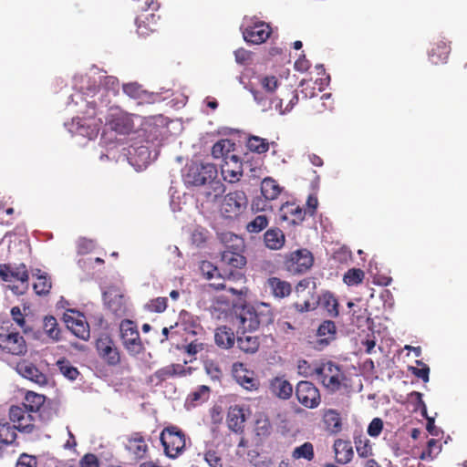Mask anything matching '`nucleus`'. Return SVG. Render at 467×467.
<instances>
[{
  "instance_id": "1",
  "label": "nucleus",
  "mask_w": 467,
  "mask_h": 467,
  "mask_svg": "<svg viewBox=\"0 0 467 467\" xmlns=\"http://www.w3.org/2000/svg\"><path fill=\"white\" fill-rule=\"evenodd\" d=\"M234 312V322L239 331H255L260 326H267L274 322L271 306L265 303H260L256 306L248 304L235 306Z\"/></svg>"
},
{
  "instance_id": "2",
  "label": "nucleus",
  "mask_w": 467,
  "mask_h": 467,
  "mask_svg": "<svg viewBox=\"0 0 467 467\" xmlns=\"http://www.w3.org/2000/svg\"><path fill=\"white\" fill-rule=\"evenodd\" d=\"M216 176L217 170L213 164L192 163L187 167L183 180L186 184L192 186L211 184L213 197L216 198L224 192V185L221 182L215 181Z\"/></svg>"
},
{
  "instance_id": "3",
  "label": "nucleus",
  "mask_w": 467,
  "mask_h": 467,
  "mask_svg": "<svg viewBox=\"0 0 467 467\" xmlns=\"http://www.w3.org/2000/svg\"><path fill=\"white\" fill-rule=\"evenodd\" d=\"M160 441L168 458L176 459L186 450V434L176 425L165 427L160 434Z\"/></svg>"
},
{
  "instance_id": "4",
  "label": "nucleus",
  "mask_w": 467,
  "mask_h": 467,
  "mask_svg": "<svg viewBox=\"0 0 467 467\" xmlns=\"http://www.w3.org/2000/svg\"><path fill=\"white\" fill-rule=\"evenodd\" d=\"M314 265V255L306 248L287 253L284 256L283 266L291 275H302Z\"/></svg>"
},
{
  "instance_id": "5",
  "label": "nucleus",
  "mask_w": 467,
  "mask_h": 467,
  "mask_svg": "<svg viewBox=\"0 0 467 467\" xmlns=\"http://www.w3.org/2000/svg\"><path fill=\"white\" fill-rule=\"evenodd\" d=\"M316 375L319 378L322 385L331 393L341 389L345 375L340 367L328 361L315 368Z\"/></svg>"
},
{
  "instance_id": "6",
  "label": "nucleus",
  "mask_w": 467,
  "mask_h": 467,
  "mask_svg": "<svg viewBox=\"0 0 467 467\" xmlns=\"http://www.w3.org/2000/svg\"><path fill=\"white\" fill-rule=\"evenodd\" d=\"M248 199L244 191L228 192L220 204V213L226 219L238 218L246 209Z\"/></svg>"
},
{
  "instance_id": "7",
  "label": "nucleus",
  "mask_w": 467,
  "mask_h": 467,
  "mask_svg": "<svg viewBox=\"0 0 467 467\" xmlns=\"http://www.w3.org/2000/svg\"><path fill=\"white\" fill-rule=\"evenodd\" d=\"M0 349L13 356H24L27 352V345L19 332L9 328L0 329Z\"/></svg>"
},
{
  "instance_id": "8",
  "label": "nucleus",
  "mask_w": 467,
  "mask_h": 467,
  "mask_svg": "<svg viewBox=\"0 0 467 467\" xmlns=\"http://www.w3.org/2000/svg\"><path fill=\"white\" fill-rule=\"evenodd\" d=\"M95 346L99 357L108 366L115 367L120 363L119 350L109 335H100L97 338Z\"/></svg>"
},
{
  "instance_id": "9",
  "label": "nucleus",
  "mask_w": 467,
  "mask_h": 467,
  "mask_svg": "<svg viewBox=\"0 0 467 467\" xmlns=\"http://www.w3.org/2000/svg\"><path fill=\"white\" fill-rule=\"evenodd\" d=\"M295 392L298 402L307 409L317 408L321 403L319 389L310 381H299L296 386Z\"/></svg>"
},
{
  "instance_id": "10",
  "label": "nucleus",
  "mask_w": 467,
  "mask_h": 467,
  "mask_svg": "<svg viewBox=\"0 0 467 467\" xmlns=\"http://www.w3.org/2000/svg\"><path fill=\"white\" fill-rule=\"evenodd\" d=\"M123 345L130 352L139 353L142 349L140 333L134 322L124 319L119 325Z\"/></svg>"
},
{
  "instance_id": "11",
  "label": "nucleus",
  "mask_w": 467,
  "mask_h": 467,
  "mask_svg": "<svg viewBox=\"0 0 467 467\" xmlns=\"http://www.w3.org/2000/svg\"><path fill=\"white\" fill-rule=\"evenodd\" d=\"M46 403V397L33 391L26 392L22 406L32 413L39 412V417L43 420L52 419L56 411H53Z\"/></svg>"
},
{
  "instance_id": "12",
  "label": "nucleus",
  "mask_w": 467,
  "mask_h": 467,
  "mask_svg": "<svg viewBox=\"0 0 467 467\" xmlns=\"http://www.w3.org/2000/svg\"><path fill=\"white\" fill-rule=\"evenodd\" d=\"M9 420L20 431L31 432L34 429L35 416L22 405H13L9 409Z\"/></svg>"
},
{
  "instance_id": "13",
  "label": "nucleus",
  "mask_w": 467,
  "mask_h": 467,
  "mask_svg": "<svg viewBox=\"0 0 467 467\" xmlns=\"http://www.w3.org/2000/svg\"><path fill=\"white\" fill-rule=\"evenodd\" d=\"M0 277L5 282L20 281L25 289L28 288L29 274L24 263L0 265Z\"/></svg>"
},
{
  "instance_id": "14",
  "label": "nucleus",
  "mask_w": 467,
  "mask_h": 467,
  "mask_svg": "<svg viewBox=\"0 0 467 467\" xmlns=\"http://www.w3.org/2000/svg\"><path fill=\"white\" fill-rule=\"evenodd\" d=\"M69 314H65L64 321L67 327L78 338L88 340L90 336L89 326L85 317L80 313L70 310Z\"/></svg>"
},
{
  "instance_id": "15",
  "label": "nucleus",
  "mask_w": 467,
  "mask_h": 467,
  "mask_svg": "<svg viewBox=\"0 0 467 467\" xmlns=\"http://www.w3.org/2000/svg\"><path fill=\"white\" fill-rule=\"evenodd\" d=\"M107 307L118 317L127 314V299L118 288H109L104 293Z\"/></svg>"
},
{
  "instance_id": "16",
  "label": "nucleus",
  "mask_w": 467,
  "mask_h": 467,
  "mask_svg": "<svg viewBox=\"0 0 467 467\" xmlns=\"http://www.w3.org/2000/svg\"><path fill=\"white\" fill-rule=\"evenodd\" d=\"M108 123L110 129L119 134L128 135L134 130L132 116L121 110L111 113Z\"/></svg>"
},
{
  "instance_id": "17",
  "label": "nucleus",
  "mask_w": 467,
  "mask_h": 467,
  "mask_svg": "<svg viewBox=\"0 0 467 467\" xmlns=\"http://www.w3.org/2000/svg\"><path fill=\"white\" fill-rule=\"evenodd\" d=\"M221 173L224 181L234 183L240 181L243 175V163L236 154H232L230 159L221 164Z\"/></svg>"
},
{
  "instance_id": "18",
  "label": "nucleus",
  "mask_w": 467,
  "mask_h": 467,
  "mask_svg": "<svg viewBox=\"0 0 467 467\" xmlns=\"http://www.w3.org/2000/svg\"><path fill=\"white\" fill-rule=\"evenodd\" d=\"M161 16L154 13L141 14L136 18L137 33L140 36L147 37L157 32L161 26Z\"/></svg>"
},
{
  "instance_id": "19",
  "label": "nucleus",
  "mask_w": 467,
  "mask_h": 467,
  "mask_svg": "<svg viewBox=\"0 0 467 467\" xmlns=\"http://www.w3.org/2000/svg\"><path fill=\"white\" fill-rule=\"evenodd\" d=\"M271 35L269 25L259 22L247 26L243 31L244 39L252 44L259 45L265 42Z\"/></svg>"
},
{
  "instance_id": "20",
  "label": "nucleus",
  "mask_w": 467,
  "mask_h": 467,
  "mask_svg": "<svg viewBox=\"0 0 467 467\" xmlns=\"http://www.w3.org/2000/svg\"><path fill=\"white\" fill-rule=\"evenodd\" d=\"M322 422L325 431L331 435H337L343 430V419L340 412L335 409L322 410Z\"/></svg>"
},
{
  "instance_id": "21",
  "label": "nucleus",
  "mask_w": 467,
  "mask_h": 467,
  "mask_svg": "<svg viewBox=\"0 0 467 467\" xmlns=\"http://www.w3.org/2000/svg\"><path fill=\"white\" fill-rule=\"evenodd\" d=\"M297 102L298 94L296 90L292 88L283 90L281 92V97L273 99V105L280 114L291 111Z\"/></svg>"
},
{
  "instance_id": "22",
  "label": "nucleus",
  "mask_w": 467,
  "mask_h": 467,
  "mask_svg": "<svg viewBox=\"0 0 467 467\" xmlns=\"http://www.w3.org/2000/svg\"><path fill=\"white\" fill-rule=\"evenodd\" d=\"M237 348L245 354H254L258 351L261 340L258 336L252 335L249 331L237 330Z\"/></svg>"
},
{
  "instance_id": "23",
  "label": "nucleus",
  "mask_w": 467,
  "mask_h": 467,
  "mask_svg": "<svg viewBox=\"0 0 467 467\" xmlns=\"http://www.w3.org/2000/svg\"><path fill=\"white\" fill-rule=\"evenodd\" d=\"M234 376L236 381L247 390H255L259 387V381L254 377V372L244 368L242 363L234 364Z\"/></svg>"
},
{
  "instance_id": "24",
  "label": "nucleus",
  "mask_w": 467,
  "mask_h": 467,
  "mask_svg": "<svg viewBox=\"0 0 467 467\" xmlns=\"http://www.w3.org/2000/svg\"><path fill=\"white\" fill-rule=\"evenodd\" d=\"M246 420L244 410L242 407L235 405L231 406L227 412L226 422L228 428L238 434H242L244 430V422Z\"/></svg>"
},
{
  "instance_id": "25",
  "label": "nucleus",
  "mask_w": 467,
  "mask_h": 467,
  "mask_svg": "<svg viewBox=\"0 0 467 467\" xmlns=\"http://www.w3.org/2000/svg\"><path fill=\"white\" fill-rule=\"evenodd\" d=\"M269 390L281 400H288L293 394V386L285 376H277L269 380Z\"/></svg>"
},
{
  "instance_id": "26",
  "label": "nucleus",
  "mask_w": 467,
  "mask_h": 467,
  "mask_svg": "<svg viewBox=\"0 0 467 467\" xmlns=\"http://www.w3.org/2000/svg\"><path fill=\"white\" fill-rule=\"evenodd\" d=\"M265 287L269 289L274 297L278 299L288 297L293 291L292 285L288 281L275 276L269 277L266 280Z\"/></svg>"
},
{
  "instance_id": "27",
  "label": "nucleus",
  "mask_w": 467,
  "mask_h": 467,
  "mask_svg": "<svg viewBox=\"0 0 467 467\" xmlns=\"http://www.w3.org/2000/svg\"><path fill=\"white\" fill-rule=\"evenodd\" d=\"M333 449L335 452V458L337 463L347 464L352 461L354 457V451L352 444L349 441L337 439L334 441Z\"/></svg>"
},
{
  "instance_id": "28",
  "label": "nucleus",
  "mask_w": 467,
  "mask_h": 467,
  "mask_svg": "<svg viewBox=\"0 0 467 467\" xmlns=\"http://www.w3.org/2000/svg\"><path fill=\"white\" fill-rule=\"evenodd\" d=\"M16 369L22 377L33 382L44 384L47 381L46 375L42 373L33 363L26 360L21 361L17 364Z\"/></svg>"
},
{
  "instance_id": "29",
  "label": "nucleus",
  "mask_w": 467,
  "mask_h": 467,
  "mask_svg": "<svg viewBox=\"0 0 467 467\" xmlns=\"http://www.w3.org/2000/svg\"><path fill=\"white\" fill-rule=\"evenodd\" d=\"M126 450L133 456L134 460L139 461L146 456L148 445L141 434L134 433L128 439Z\"/></svg>"
},
{
  "instance_id": "30",
  "label": "nucleus",
  "mask_w": 467,
  "mask_h": 467,
  "mask_svg": "<svg viewBox=\"0 0 467 467\" xmlns=\"http://www.w3.org/2000/svg\"><path fill=\"white\" fill-rule=\"evenodd\" d=\"M450 52V45L443 40H440L432 45L431 50L429 51V58L434 65L446 63Z\"/></svg>"
},
{
  "instance_id": "31",
  "label": "nucleus",
  "mask_w": 467,
  "mask_h": 467,
  "mask_svg": "<svg viewBox=\"0 0 467 467\" xmlns=\"http://www.w3.org/2000/svg\"><path fill=\"white\" fill-rule=\"evenodd\" d=\"M282 218L297 224L304 221L306 212L295 202H286L281 207Z\"/></svg>"
},
{
  "instance_id": "32",
  "label": "nucleus",
  "mask_w": 467,
  "mask_h": 467,
  "mask_svg": "<svg viewBox=\"0 0 467 467\" xmlns=\"http://www.w3.org/2000/svg\"><path fill=\"white\" fill-rule=\"evenodd\" d=\"M217 235L224 246L223 250L244 252V241L241 236L231 232L219 233Z\"/></svg>"
},
{
  "instance_id": "33",
  "label": "nucleus",
  "mask_w": 467,
  "mask_h": 467,
  "mask_svg": "<svg viewBox=\"0 0 467 467\" xmlns=\"http://www.w3.org/2000/svg\"><path fill=\"white\" fill-rule=\"evenodd\" d=\"M235 143L229 139L218 140L212 148V155L214 159H223V161L230 159L234 154Z\"/></svg>"
},
{
  "instance_id": "34",
  "label": "nucleus",
  "mask_w": 467,
  "mask_h": 467,
  "mask_svg": "<svg viewBox=\"0 0 467 467\" xmlns=\"http://www.w3.org/2000/svg\"><path fill=\"white\" fill-rule=\"evenodd\" d=\"M214 340L219 348L229 349L234 347L235 343V336L230 327L221 326L215 330Z\"/></svg>"
},
{
  "instance_id": "35",
  "label": "nucleus",
  "mask_w": 467,
  "mask_h": 467,
  "mask_svg": "<svg viewBox=\"0 0 467 467\" xmlns=\"http://www.w3.org/2000/svg\"><path fill=\"white\" fill-rule=\"evenodd\" d=\"M264 242L271 250H279L285 245V237L279 228H270L264 234Z\"/></svg>"
},
{
  "instance_id": "36",
  "label": "nucleus",
  "mask_w": 467,
  "mask_h": 467,
  "mask_svg": "<svg viewBox=\"0 0 467 467\" xmlns=\"http://www.w3.org/2000/svg\"><path fill=\"white\" fill-rule=\"evenodd\" d=\"M43 330L45 335L53 342H58L62 338V330L57 318L53 316H46L43 318Z\"/></svg>"
},
{
  "instance_id": "37",
  "label": "nucleus",
  "mask_w": 467,
  "mask_h": 467,
  "mask_svg": "<svg viewBox=\"0 0 467 467\" xmlns=\"http://www.w3.org/2000/svg\"><path fill=\"white\" fill-rule=\"evenodd\" d=\"M33 275L36 277V282L33 285L36 294L38 296L48 295L52 287V282L47 274L42 272L40 269H36Z\"/></svg>"
},
{
  "instance_id": "38",
  "label": "nucleus",
  "mask_w": 467,
  "mask_h": 467,
  "mask_svg": "<svg viewBox=\"0 0 467 467\" xmlns=\"http://www.w3.org/2000/svg\"><path fill=\"white\" fill-rule=\"evenodd\" d=\"M336 333V324L331 320H325L319 325L317 335L320 337L319 343L327 346L335 338Z\"/></svg>"
},
{
  "instance_id": "39",
  "label": "nucleus",
  "mask_w": 467,
  "mask_h": 467,
  "mask_svg": "<svg viewBox=\"0 0 467 467\" xmlns=\"http://www.w3.org/2000/svg\"><path fill=\"white\" fill-rule=\"evenodd\" d=\"M282 188L272 178H265L261 182V193L267 201L276 199L281 193Z\"/></svg>"
},
{
  "instance_id": "40",
  "label": "nucleus",
  "mask_w": 467,
  "mask_h": 467,
  "mask_svg": "<svg viewBox=\"0 0 467 467\" xmlns=\"http://www.w3.org/2000/svg\"><path fill=\"white\" fill-rule=\"evenodd\" d=\"M354 444L358 455L360 458H368L373 455L370 441L362 433L354 435Z\"/></svg>"
},
{
  "instance_id": "41",
  "label": "nucleus",
  "mask_w": 467,
  "mask_h": 467,
  "mask_svg": "<svg viewBox=\"0 0 467 467\" xmlns=\"http://www.w3.org/2000/svg\"><path fill=\"white\" fill-rule=\"evenodd\" d=\"M222 261L229 266L242 268L246 265V258L244 252L223 250L222 252Z\"/></svg>"
},
{
  "instance_id": "42",
  "label": "nucleus",
  "mask_w": 467,
  "mask_h": 467,
  "mask_svg": "<svg viewBox=\"0 0 467 467\" xmlns=\"http://www.w3.org/2000/svg\"><path fill=\"white\" fill-rule=\"evenodd\" d=\"M184 367L181 364H171L158 369L154 373V377L159 382L165 381L166 379L174 376H182L184 374Z\"/></svg>"
},
{
  "instance_id": "43",
  "label": "nucleus",
  "mask_w": 467,
  "mask_h": 467,
  "mask_svg": "<svg viewBox=\"0 0 467 467\" xmlns=\"http://www.w3.org/2000/svg\"><path fill=\"white\" fill-rule=\"evenodd\" d=\"M210 394L211 388L206 385H201L188 395L186 400L192 406H197L207 401L210 398Z\"/></svg>"
},
{
  "instance_id": "44",
  "label": "nucleus",
  "mask_w": 467,
  "mask_h": 467,
  "mask_svg": "<svg viewBox=\"0 0 467 467\" xmlns=\"http://www.w3.org/2000/svg\"><path fill=\"white\" fill-rule=\"evenodd\" d=\"M294 460L304 459L312 462L315 458L314 445L310 441H306L300 446L296 447L292 451Z\"/></svg>"
},
{
  "instance_id": "45",
  "label": "nucleus",
  "mask_w": 467,
  "mask_h": 467,
  "mask_svg": "<svg viewBox=\"0 0 467 467\" xmlns=\"http://www.w3.org/2000/svg\"><path fill=\"white\" fill-rule=\"evenodd\" d=\"M16 428L7 421H0V443L4 445L13 444L16 440Z\"/></svg>"
},
{
  "instance_id": "46",
  "label": "nucleus",
  "mask_w": 467,
  "mask_h": 467,
  "mask_svg": "<svg viewBox=\"0 0 467 467\" xmlns=\"http://www.w3.org/2000/svg\"><path fill=\"white\" fill-rule=\"evenodd\" d=\"M57 366L66 378H67L70 380H75L78 376L79 375V371L76 367H74L69 360L66 358H61L57 360Z\"/></svg>"
},
{
  "instance_id": "47",
  "label": "nucleus",
  "mask_w": 467,
  "mask_h": 467,
  "mask_svg": "<svg viewBox=\"0 0 467 467\" xmlns=\"http://www.w3.org/2000/svg\"><path fill=\"white\" fill-rule=\"evenodd\" d=\"M365 278V273L359 268H351L348 270L344 276L343 281L348 285H358L363 282Z\"/></svg>"
},
{
  "instance_id": "48",
  "label": "nucleus",
  "mask_w": 467,
  "mask_h": 467,
  "mask_svg": "<svg viewBox=\"0 0 467 467\" xmlns=\"http://www.w3.org/2000/svg\"><path fill=\"white\" fill-rule=\"evenodd\" d=\"M200 271L204 278L212 280L213 278L222 280L223 276L220 274L217 266L209 261H202L200 265Z\"/></svg>"
},
{
  "instance_id": "49",
  "label": "nucleus",
  "mask_w": 467,
  "mask_h": 467,
  "mask_svg": "<svg viewBox=\"0 0 467 467\" xmlns=\"http://www.w3.org/2000/svg\"><path fill=\"white\" fill-rule=\"evenodd\" d=\"M323 306L327 313L336 317L338 316V302L336 296L331 293H326L323 296Z\"/></svg>"
},
{
  "instance_id": "50",
  "label": "nucleus",
  "mask_w": 467,
  "mask_h": 467,
  "mask_svg": "<svg viewBox=\"0 0 467 467\" xmlns=\"http://www.w3.org/2000/svg\"><path fill=\"white\" fill-rule=\"evenodd\" d=\"M268 225V218L265 215H257L246 225V230L251 234H258Z\"/></svg>"
},
{
  "instance_id": "51",
  "label": "nucleus",
  "mask_w": 467,
  "mask_h": 467,
  "mask_svg": "<svg viewBox=\"0 0 467 467\" xmlns=\"http://www.w3.org/2000/svg\"><path fill=\"white\" fill-rule=\"evenodd\" d=\"M247 147L251 151L256 153H265L269 150V144L266 140L254 136L248 140Z\"/></svg>"
},
{
  "instance_id": "52",
  "label": "nucleus",
  "mask_w": 467,
  "mask_h": 467,
  "mask_svg": "<svg viewBox=\"0 0 467 467\" xmlns=\"http://www.w3.org/2000/svg\"><path fill=\"white\" fill-rule=\"evenodd\" d=\"M310 288L312 290L316 289V279L314 277H306L296 284L295 287V293L297 297H300L306 290ZM308 294H310V290H308Z\"/></svg>"
},
{
  "instance_id": "53",
  "label": "nucleus",
  "mask_w": 467,
  "mask_h": 467,
  "mask_svg": "<svg viewBox=\"0 0 467 467\" xmlns=\"http://www.w3.org/2000/svg\"><path fill=\"white\" fill-rule=\"evenodd\" d=\"M254 99L257 105L261 107V109L263 111H267L272 109L273 106V99H269L267 96H265L263 92L255 89L251 90Z\"/></svg>"
},
{
  "instance_id": "54",
  "label": "nucleus",
  "mask_w": 467,
  "mask_h": 467,
  "mask_svg": "<svg viewBox=\"0 0 467 467\" xmlns=\"http://www.w3.org/2000/svg\"><path fill=\"white\" fill-rule=\"evenodd\" d=\"M11 316L13 320L23 329L24 333L26 334L32 331V327L26 324L19 306L12 307Z\"/></svg>"
},
{
  "instance_id": "55",
  "label": "nucleus",
  "mask_w": 467,
  "mask_h": 467,
  "mask_svg": "<svg viewBox=\"0 0 467 467\" xmlns=\"http://www.w3.org/2000/svg\"><path fill=\"white\" fill-rule=\"evenodd\" d=\"M272 425L267 419H258L255 422V432L258 436L266 437L270 435Z\"/></svg>"
},
{
  "instance_id": "56",
  "label": "nucleus",
  "mask_w": 467,
  "mask_h": 467,
  "mask_svg": "<svg viewBox=\"0 0 467 467\" xmlns=\"http://www.w3.org/2000/svg\"><path fill=\"white\" fill-rule=\"evenodd\" d=\"M383 420L380 418H374L368 426V434L370 437L377 438L383 430Z\"/></svg>"
},
{
  "instance_id": "57",
  "label": "nucleus",
  "mask_w": 467,
  "mask_h": 467,
  "mask_svg": "<svg viewBox=\"0 0 467 467\" xmlns=\"http://www.w3.org/2000/svg\"><path fill=\"white\" fill-rule=\"evenodd\" d=\"M260 83L263 88L268 93H273L278 87V79L275 76L263 77Z\"/></svg>"
},
{
  "instance_id": "58",
  "label": "nucleus",
  "mask_w": 467,
  "mask_h": 467,
  "mask_svg": "<svg viewBox=\"0 0 467 467\" xmlns=\"http://www.w3.org/2000/svg\"><path fill=\"white\" fill-rule=\"evenodd\" d=\"M167 298L166 297H157L150 300L149 304V308L150 311L161 313L165 311L167 308Z\"/></svg>"
},
{
  "instance_id": "59",
  "label": "nucleus",
  "mask_w": 467,
  "mask_h": 467,
  "mask_svg": "<svg viewBox=\"0 0 467 467\" xmlns=\"http://www.w3.org/2000/svg\"><path fill=\"white\" fill-rule=\"evenodd\" d=\"M16 467H37V460L35 456L23 453L19 456Z\"/></svg>"
},
{
  "instance_id": "60",
  "label": "nucleus",
  "mask_w": 467,
  "mask_h": 467,
  "mask_svg": "<svg viewBox=\"0 0 467 467\" xmlns=\"http://www.w3.org/2000/svg\"><path fill=\"white\" fill-rule=\"evenodd\" d=\"M80 467H99V461L95 454L87 453L79 461Z\"/></svg>"
},
{
  "instance_id": "61",
  "label": "nucleus",
  "mask_w": 467,
  "mask_h": 467,
  "mask_svg": "<svg viewBox=\"0 0 467 467\" xmlns=\"http://www.w3.org/2000/svg\"><path fill=\"white\" fill-rule=\"evenodd\" d=\"M293 307L299 313L308 312L316 308L315 303H311L308 298H305L302 302L296 301L293 304Z\"/></svg>"
},
{
  "instance_id": "62",
  "label": "nucleus",
  "mask_w": 467,
  "mask_h": 467,
  "mask_svg": "<svg viewBox=\"0 0 467 467\" xmlns=\"http://www.w3.org/2000/svg\"><path fill=\"white\" fill-rule=\"evenodd\" d=\"M205 370L208 375L212 377V379H219L222 376V370L219 366L213 361L205 362Z\"/></svg>"
},
{
  "instance_id": "63",
  "label": "nucleus",
  "mask_w": 467,
  "mask_h": 467,
  "mask_svg": "<svg viewBox=\"0 0 467 467\" xmlns=\"http://www.w3.org/2000/svg\"><path fill=\"white\" fill-rule=\"evenodd\" d=\"M412 374L419 379H421L424 382L429 381L430 368L427 365H423L422 368H412Z\"/></svg>"
},
{
  "instance_id": "64",
  "label": "nucleus",
  "mask_w": 467,
  "mask_h": 467,
  "mask_svg": "<svg viewBox=\"0 0 467 467\" xmlns=\"http://www.w3.org/2000/svg\"><path fill=\"white\" fill-rule=\"evenodd\" d=\"M123 91L130 98L137 99L140 97V88L137 84L130 83L123 85Z\"/></svg>"
}]
</instances>
